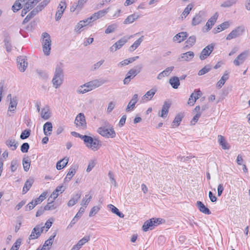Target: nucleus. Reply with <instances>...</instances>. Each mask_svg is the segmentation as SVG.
<instances>
[{
    "label": "nucleus",
    "instance_id": "1",
    "mask_svg": "<svg viewBox=\"0 0 250 250\" xmlns=\"http://www.w3.org/2000/svg\"><path fill=\"white\" fill-rule=\"evenodd\" d=\"M63 81V64L59 63L56 66L54 75L52 79V82L53 86L56 88H59L62 83Z\"/></svg>",
    "mask_w": 250,
    "mask_h": 250
},
{
    "label": "nucleus",
    "instance_id": "2",
    "mask_svg": "<svg viewBox=\"0 0 250 250\" xmlns=\"http://www.w3.org/2000/svg\"><path fill=\"white\" fill-rule=\"evenodd\" d=\"M83 140L85 146L93 151H97L100 147V141L96 138L91 136L84 135Z\"/></svg>",
    "mask_w": 250,
    "mask_h": 250
},
{
    "label": "nucleus",
    "instance_id": "3",
    "mask_svg": "<svg viewBox=\"0 0 250 250\" xmlns=\"http://www.w3.org/2000/svg\"><path fill=\"white\" fill-rule=\"evenodd\" d=\"M42 50L44 54L48 56L50 53L51 40V37L49 34L46 32H44L42 34Z\"/></svg>",
    "mask_w": 250,
    "mask_h": 250
},
{
    "label": "nucleus",
    "instance_id": "4",
    "mask_svg": "<svg viewBox=\"0 0 250 250\" xmlns=\"http://www.w3.org/2000/svg\"><path fill=\"white\" fill-rule=\"evenodd\" d=\"M98 132L102 136L107 138H114L116 136V133L113 126L108 125L99 127Z\"/></svg>",
    "mask_w": 250,
    "mask_h": 250
},
{
    "label": "nucleus",
    "instance_id": "5",
    "mask_svg": "<svg viewBox=\"0 0 250 250\" xmlns=\"http://www.w3.org/2000/svg\"><path fill=\"white\" fill-rule=\"evenodd\" d=\"M142 68V64H139L130 69L127 73L126 77L124 80V84H128L130 80L141 72Z\"/></svg>",
    "mask_w": 250,
    "mask_h": 250
},
{
    "label": "nucleus",
    "instance_id": "6",
    "mask_svg": "<svg viewBox=\"0 0 250 250\" xmlns=\"http://www.w3.org/2000/svg\"><path fill=\"white\" fill-rule=\"evenodd\" d=\"M245 32V27L243 25L236 27L229 33L227 37V40H230L241 36Z\"/></svg>",
    "mask_w": 250,
    "mask_h": 250
},
{
    "label": "nucleus",
    "instance_id": "7",
    "mask_svg": "<svg viewBox=\"0 0 250 250\" xmlns=\"http://www.w3.org/2000/svg\"><path fill=\"white\" fill-rule=\"evenodd\" d=\"M46 193L45 192L42 193L38 198L33 200L26 206L25 210L28 211L33 209L36 205L40 204L46 198Z\"/></svg>",
    "mask_w": 250,
    "mask_h": 250
},
{
    "label": "nucleus",
    "instance_id": "8",
    "mask_svg": "<svg viewBox=\"0 0 250 250\" xmlns=\"http://www.w3.org/2000/svg\"><path fill=\"white\" fill-rule=\"evenodd\" d=\"M161 221L159 218H152L146 221L143 225L142 229L144 231H147L149 229L152 230L156 224H159Z\"/></svg>",
    "mask_w": 250,
    "mask_h": 250
},
{
    "label": "nucleus",
    "instance_id": "9",
    "mask_svg": "<svg viewBox=\"0 0 250 250\" xmlns=\"http://www.w3.org/2000/svg\"><path fill=\"white\" fill-rule=\"evenodd\" d=\"M250 55L249 50H245L240 53L233 61V63L236 66H239L243 63Z\"/></svg>",
    "mask_w": 250,
    "mask_h": 250
},
{
    "label": "nucleus",
    "instance_id": "10",
    "mask_svg": "<svg viewBox=\"0 0 250 250\" xmlns=\"http://www.w3.org/2000/svg\"><path fill=\"white\" fill-rule=\"evenodd\" d=\"M206 13L204 11H200L198 14L193 18L191 24L192 25H197L204 21Z\"/></svg>",
    "mask_w": 250,
    "mask_h": 250
},
{
    "label": "nucleus",
    "instance_id": "11",
    "mask_svg": "<svg viewBox=\"0 0 250 250\" xmlns=\"http://www.w3.org/2000/svg\"><path fill=\"white\" fill-rule=\"evenodd\" d=\"M214 45L213 43H211L206 47H205L201 51L200 55V59L201 60H204L206 59L213 50Z\"/></svg>",
    "mask_w": 250,
    "mask_h": 250
},
{
    "label": "nucleus",
    "instance_id": "12",
    "mask_svg": "<svg viewBox=\"0 0 250 250\" xmlns=\"http://www.w3.org/2000/svg\"><path fill=\"white\" fill-rule=\"evenodd\" d=\"M18 98L16 96H14L12 99H11L7 111V115L9 116H12L11 113L14 114L15 112L18 104Z\"/></svg>",
    "mask_w": 250,
    "mask_h": 250
},
{
    "label": "nucleus",
    "instance_id": "13",
    "mask_svg": "<svg viewBox=\"0 0 250 250\" xmlns=\"http://www.w3.org/2000/svg\"><path fill=\"white\" fill-rule=\"evenodd\" d=\"M75 123L77 126L81 127L83 129L86 127V123L84 114L82 113H79L76 117Z\"/></svg>",
    "mask_w": 250,
    "mask_h": 250
},
{
    "label": "nucleus",
    "instance_id": "14",
    "mask_svg": "<svg viewBox=\"0 0 250 250\" xmlns=\"http://www.w3.org/2000/svg\"><path fill=\"white\" fill-rule=\"evenodd\" d=\"M44 227H40L37 225L32 230L31 234L29 236L28 240H32L38 238L42 232Z\"/></svg>",
    "mask_w": 250,
    "mask_h": 250
},
{
    "label": "nucleus",
    "instance_id": "15",
    "mask_svg": "<svg viewBox=\"0 0 250 250\" xmlns=\"http://www.w3.org/2000/svg\"><path fill=\"white\" fill-rule=\"evenodd\" d=\"M104 83V82L103 81L95 80L84 83V86H86L89 92L96 87L100 86Z\"/></svg>",
    "mask_w": 250,
    "mask_h": 250
},
{
    "label": "nucleus",
    "instance_id": "16",
    "mask_svg": "<svg viewBox=\"0 0 250 250\" xmlns=\"http://www.w3.org/2000/svg\"><path fill=\"white\" fill-rule=\"evenodd\" d=\"M66 8V3L65 1H61L58 6V10L56 13L55 19L57 21L60 20Z\"/></svg>",
    "mask_w": 250,
    "mask_h": 250
},
{
    "label": "nucleus",
    "instance_id": "17",
    "mask_svg": "<svg viewBox=\"0 0 250 250\" xmlns=\"http://www.w3.org/2000/svg\"><path fill=\"white\" fill-rule=\"evenodd\" d=\"M27 59L23 56H20L17 58V62L19 69L21 72H24L28 65L26 62Z\"/></svg>",
    "mask_w": 250,
    "mask_h": 250
},
{
    "label": "nucleus",
    "instance_id": "18",
    "mask_svg": "<svg viewBox=\"0 0 250 250\" xmlns=\"http://www.w3.org/2000/svg\"><path fill=\"white\" fill-rule=\"evenodd\" d=\"M194 57V53L192 51H188L181 54L180 57L178 58L179 61L190 62Z\"/></svg>",
    "mask_w": 250,
    "mask_h": 250
},
{
    "label": "nucleus",
    "instance_id": "19",
    "mask_svg": "<svg viewBox=\"0 0 250 250\" xmlns=\"http://www.w3.org/2000/svg\"><path fill=\"white\" fill-rule=\"evenodd\" d=\"M137 34H136V35ZM134 35H130L129 36H124L118 41L116 42L115 43V46H116V49H120L124 44H125L128 41L133 37Z\"/></svg>",
    "mask_w": 250,
    "mask_h": 250
},
{
    "label": "nucleus",
    "instance_id": "20",
    "mask_svg": "<svg viewBox=\"0 0 250 250\" xmlns=\"http://www.w3.org/2000/svg\"><path fill=\"white\" fill-rule=\"evenodd\" d=\"M218 17V15L217 13H215L208 21L205 25V27H207V31H208L210 30L213 25L216 22L217 18Z\"/></svg>",
    "mask_w": 250,
    "mask_h": 250
},
{
    "label": "nucleus",
    "instance_id": "21",
    "mask_svg": "<svg viewBox=\"0 0 250 250\" xmlns=\"http://www.w3.org/2000/svg\"><path fill=\"white\" fill-rule=\"evenodd\" d=\"M138 101V94H135L133 95L131 100L128 103L127 106L126 108V111L128 112L130 110H133L135 107L136 103Z\"/></svg>",
    "mask_w": 250,
    "mask_h": 250
},
{
    "label": "nucleus",
    "instance_id": "22",
    "mask_svg": "<svg viewBox=\"0 0 250 250\" xmlns=\"http://www.w3.org/2000/svg\"><path fill=\"white\" fill-rule=\"evenodd\" d=\"M81 195L82 193L80 192H78L75 194H74L68 202L67 206L69 207H71L75 205L81 198Z\"/></svg>",
    "mask_w": 250,
    "mask_h": 250
},
{
    "label": "nucleus",
    "instance_id": "23",
    "mask_svg": "<svg viewBox=\"0 0 250 250\" xmlns=\"http://www.w3.org/2000/svg\"><path fill=\"white\" fill-rule=\"evenodd\" d=\"M170 106V104L167 102H165L162 106V110L159 113V116L165 118L167 115L168 110Z\"/></svg>",
    "mask_w": 250,
    "mask_h": 250
},
{
    "label": "nucleus",
    "instance_id": "24",
    "mask_svg": "<svg viewBox=\"0 0 250 250\" xmlns=\"http://www.w3.org/2000/svg\"><path fill=\"white\" fill-rule=\"evenodd\" d=\"M188 35L186 32H181L176 34L173 38L174 42H181L186 39Z\"/></svg>",
    "mask_w": 250,
    "mask_h": 250
},
{
    "label": "nucleus",
    "instance_id": "25",
    "mask_svg": "<svg viewBox=\"0 0 250 250\" xmlns=\"http://www.w3.org/2000/svg\"><path fill=\"white\" fill-rule=\"evenodd\" d=\"M156 91L157 88L155 87H153L150 90L147 91L146 93L143 96V100L146 101L151 100L156 93Z\"/></svg>",
    "mask_w": 250,
    "mask_h": 250
},
{
    "label": "nucleus",
    "instance_id": "26",
    "mask_svg": "<svg viewBox=\"0 0 250 250\" xmlns=\"http://www.w3.org/2000/svg\"><path fill=\"white\" fill-rule=\"evenodd\" d=\"M196 206L198 208L200 211L205 214H210L211 212L209 209L206 207L204 204L201 201H197L196 202Z\"/></svg>",
    "mask_w": 250,
    "mask_h": 250
},
{
    "label": "nucleus",
    "instance_id": "27",
    "mask_svg": "<svg viewBox=\"0 0 250 250\" xmlns=\"http://www.w3.org/2000/svg\"><path fill=\"white\" fill-rule=\"evenodd\" d=\"M78 168V166L77 165L72 166L69 168L68 172V175H70V177H66L64 179V180L66 182L69 181L75 174Z\"/></svg>",
    "mask_w": 250,
    "mask_h": 250
},
{
    "label": "nucleus",
    "instance_id": "28",
    "mask_svg": "<svg viewBox=\"0 0 250 250\" xmlns=\"http://www.w3.org/2000/svg\"><path fill=\"white\" fill-rule=\"evenodd\" d=\"M43 129L45 135L49 136L51 135L52 131V123L49 122L45 123L43 125Z\"/></svg>",
    "mask_w": 250,
    "mask_h": 250
},
{
    "label": "nucleus",
    "instance_id": "29",
    "mask_svg": "<svg viewBox=\"0 0 250 250\" xmlns=\"http://www.w3.org/2000/svg\"><path fill=\"white\" fill-rule=\"evenodd\" d=\"M144 36H142L140 38H139L137 41H136L132 45H131L128 48V51L129 52H133L135 50H136L141 44L142 42L144 40Z\"/></svg>",
    "mask_w": 250,
    "mask_h": 250
},
{
    "label": "nucleus",
    "instance_id": "30",
    "mask_svg": "<svg viewBox=\"0 0 250 250\" xmlns=\"http://www.w3.org/2000/svg\"><path fill=\"white\" fill-rule=\"evenodd\" d=\"M218 141L223 149H228L229 148V146L223 136L221 135L218 136Z\"/></svg>",
    "mask_w": 250,
    "mask_h": 250
},
{
    "label": "nucleus",
    "instance_id": "31",
    "mask_svg": "<svg viewBox=\"0 0 250 250\" xmlns=\"http://www.w3.org/2000/svg\"><path fill=\"white\" fill-rule=\"evenodd\" d=\"M34 183V179L30 178L27 180L22 189V194H25L31 188Z\"/></svg>",
    "mask_w": 250,
    "mask_h": 250
},
{
    "label": "nucleus",
    "instance_id": "32",
    "mask_svg": "<svg viewBox=\"0 0 250 250\" xmlns=\"http://www.w3.org/2000/svg\"><path fill=\"white\" fill-rule=\"evenodd\" d=\"M40 10H38L37 7L35 8L31 12H30L23 21L22 23L25 24L28 22L34 16H35Z\"/></svg>",
    "mask_w": 250,
    "mask_h": 250
},
{
    "label": "nucleus",
    "instance_id": "33",
    "mask_svg": "<svg viewBox=\"0 0 250 250\" xmlns=\"http://www.w3.org/2000/svg\"><path fill=\"white\" fill-rule=\"evenodd\" d=\"M140 17L139 15H136L135 14H131L128 16L124 21V24H130L135 21Z\"/></svg>",
    "mask_w": 250,
    "mask_h": 250
},
{
    "label": "nucleus",
    "instance_id": "34",
    "mask_svg": "<svg viewBox=\"0 0 250 250\" xmlns=\"http://www.w3.org/2000/svg\"><path fill=\"white\" fill-rule=\"evenodd\" d=\"M169 83L171 85V86L174 89L178 88V87L180 84L179 78L176 76L171 77L169 80Z\"/></svg>",
    "mask_w": 250,
    "mask_h": 250
},
{
    "label": "nucleus",
    "instance_id": "35",
    "mask_svg": "<svg viewBox=\"0 0 250 250\" xmlns=\"http://www.w3.org/2000/svg\"><path fill=\"white\" fill-rule=\"evenodd\" d=\"M184 116L182 113H179L175 116L172 123V127H175L179 125Z\"/></svg>",
    "mask_w": 250,
    "mask_h": 250
},
{
    "label": "nucleus",
    "instance_id": "36",
    "mask_svg": "<svg viewBox=\"0 0 250 250\" xmlns=\"http://www.w3.org/2000/svg\"><path fill=\"white\" fill-rule=\"evenodd\" d=\"M196 42V37L194 36H190L188 40L185 42V46L184 48H189L190 47L192 46Z\"/></svg>",
    "mask_w": 250,
    "mask_h": 250
},
{
    "label": "nucleus",
    "instance_id": "37",
    "mask_svg": "<svg viewBox=\"0 0 250 250\" xmlns=\"http://www.w3.org/2000/svg\"><path fill=\"white\" fill-rule=\"evenodd\" d=\"M107 207L110 209V210L111 211L112 213L116 214L117 216L121 218L124 217V214L122 212H120L119 209L114 205L112 204H109L107 205Z\"/></svg>",
    "mask_w": 250,
    "mask_h": 250
},
{
    "label": "nucleus",
    "instance_id": "38",
    "mask_svg": "<svg viewBox=\"0 0 250 250\" xmlns=\"http://www.w3.org/2000/svg\"><path fill=\"white\" fill-rule=\"evenodd\" d=\"M41 115L42 118L46 120H48L50 117V112L48 107H45L42 109Z\"/></svg>",
    "mask_w": 250,
    "mask_h": 250
},
{
    "label": "nucleus",
    "instance_id": "39",
    "mask_svg": "<svg viewBox=\"0 0 250 250\" xmlns=\"http://www.w3.org/2000/svg\"><path fill=\"white\" fill-rule=\"evenodd\" d=\"M68 159L64 158L63 159L57 162L56 168L58 170H61L68 163Z\"/></svg>",
    "mask_w": 250,
    "mask_h": 250
},
{
    "label": "nucleus",
    "instance_id": "40",
    "mask_svg": "<svg viewBox=\"0 0 250 250\" xmlns=\"http://www.w3.org/2000/svg\"><path fill=\"white\" fill-rule=\"evenodd\" d=\"M5 144L8 147H10L12 150H15L17 148V143L14 139H8L5 142Z\"/></svg>",
    "mask_w": 250,
    "mask_h": 250
},
{
    "label": "nucleus",
    "instance_id": "41",
    "mask_svg": "<svg viewBox=\"0 0 250 250\" xmlns=\"http://www.w3.org/2000/svg\"><path fill=\"white\" fill-rule=\"evenodd\" d=\"M229 79L228 76V73L226 72L223 75V76L221 77L220 80L217 82V86L218 88H221L224 83H225L226 81Z\"/></svg>",
    "mask_w": 250,
    "mask_h": 250
},
{
    "label": "nucleus",
    "instance_id": "42",
    "mask_svg": "<svg viewBox=\"0 0 250 250\" xmlns=\"http://www.w3.org/2000/svg\"><path fill=\"white\" fill-rule=\"evenodd\" d=\"M92 198V196L89 194H86L85 196L83 198L81 205L83 207L86 208L87 206L90 202Z\"/></svg>",
    "mask_w": 250,
    "mask_h": 250
},
{
    "label": "nucleus",
    "instance_id": "43",
    "mask_svg": "<svg viewBox=\"0 0 250 250\" xmlns=\"http://www.w3.org/2000/svg\"><path fill=\"white\" fill-rule=\"evenodd\" d=\"M30 160L27 158H24L22 159V165L25 171H27L30 167Z\"/></svg>",
    "mask_w": 250,
    "mask_h": 250
},
{
    "label": "nucleus",
    "instance_id": "44",
    "mask_svg": "<svg viewBox=\"0 0 250 250\" xmlns=\"http://www.w3.org/2000/svg\"><path fill=\"white\" fill-rule=\"evenodd\" d=\"M117 27L118 25L116 23L108 25L105 30V33L108 34L114 32Z\"/></svg>",
    "mask_w": 250,
    "mask_h": 250
},
{
    "label": "nucleus",
    "instance_id": "45",
    "mask_svg": "<svg viewBox=\"0 0 250 250\" xmlns=\"http://www.w3.org/2000/svg\"><path fill=\"white\" fill-rule=\"evenodd\" d=\"M237 0H227L221 4L222 7H229L236 3Z\"/></svg>",
    "mask_w": 250,
    "mask_h": 250
},
{
    "label": "nucleus",
    "instance_id": "46",
    "mask_svg": "<svg viewBox=\"0 0 250 250\" xmlns=\"http://www.w3.org/2000/svg\"><path fill=\"white\" fill-rule=\"evenodd\" d=\"M4 42L6 51L8 52H10L12 50V45L10 39L7 37L4 39Z\"/></svg>",
    "mask_w": 250,
    "mask_h": 250
},
{
    "label": "nucleus",
    "instance_id": "47",
    "mask_svg": "<svg viewBox=\"0 0 250 250\" xmlns=\"http://www.w3.org/2000/svg\"><path fill=\"white\" fill-rule=\"evenodd\" d=\"M21 8V3L19 1V0H17L12 6V9L14 12H16Z\"/></svg>",
    "mask_w": 250,
    "mask_h": 250
},
{
    "label": "nucleus",
    "instance_id": "48",
    "mask_svg": "<svg viewBox=\"0 0 250 250\" xmlns=\"http://www.w3.org/2000/svg\"><path fill=\"white\" fill-rule=\"evenodd\" d=\"M90 240V237L89 236H84L82 239L78 241L77 245L81 248V247L85 244L86 242H88Z\"/></svg>",
    "mask_w": 250,
    "mask_h": 250
},
{
    "label": "nucleus",
    "instance_id": "49",
    "mask_svg": "<svg viewBox=\"0 0 250 250\" xmlns=\"http://www.w3.org/2000/svg\"><path fill=\"white\" fill-rule=\"evenodd\" d=\"M38 3L36 0H29L27 3H25L24 5L27 7V8L31 10Z\"/></svg>",
    "mask_w": 250,
    "mask_h": 250
},
{
    "label": "nucleus",
    "instance_id": "50",
    "mask_svg": "<svg viewBox=\"0 0 250 250\" xmlns=\"http://www.w3.org/2000/svg\"><path fill=\"white\" fill-rule=\"evenodd\" d=\"M193 7V4L190 3L188 5L183 11L182 15H183L185 18L189 14L190 11L191 10Z\"/></svg>",
    "mask_w": 250,
    "mask_h": 250
},
{
    "label": "nucleus",
    "instance_id": "51",
    "mask_svg": "<svg viewBox=\"0 0 250 250\" xmlns=\"http://www.w3.org/2000/svg\"><path fill=\"white\" fill-rule=\"evenodd\" d=\"M211 69V66L209 65H206L198 72V75L202 76L208 73Z\"/></svg>",
    "mask_w": 250,
    "mask_h": 250
},
{
    "label": "nucleus",
    "instance_id": "52",
    "mask_svg": "<svg viewBox=\"0 0 250 250\" xmlns=\"http://www.w3.org/2000/svg\"><path fill=\"white\" fill-rule=\"evenodd\" d=\"M50 0H43L36 7L41 11L50 2Z\"/></svg>",
    "mask_w": 250,
    "mask_h": 250
},
{
    "label": "nucleus",
    "instance_id": "53",
    "mask_svg": "<svg viewBox=\"0 0 250 250\" xmlns=\"http://www.w3.org/2000/svg\"><path fill=\"white\" fill-rule=\"evenodd\" d=\"M101 208L99 206H94L93 207L89 214V217H92L94 216L100 209Z\"/></svg>",
    "mask_w": 250,
    "mask_h": 250
},
{
    "label": "nucleus",
    "instance_id": "54",
    "mask_svg": "<svg viewBox=\"0 0 250 250\" xmlns=\"http://www.w3.org/2000/svg\"><path fill=\"white\" fill-rule=\"evenodd\" d=\"M77 93L79 94H84L88 92L84 84L80 86L76 90Z\"/></svg>",
    "mask_w": 250,
    "mask_h": 250
},
{
    "label": "nucleus",
    "instance_id": "55",
    "mask_svg": "<svg viewBox=\"0 0 250 250\" xmlns=\"http://www.w3.org/2000/svg\"><path fill=\"white\" fill-rule=\"evenodd\" d=\"M53 201L48 203L46 205L44 206L45 210H54L57 208V206L54 204H52Z\"/></svg>",
    "mask_w": 250,
    "mask_h": 250
},
{
    "label": "nucleus",
    "instance_id": "56",
    "mask_svg": "<svg viewBox=\"0 0 250 250\" xmlns=\"http://www.w3.org/2000/svg\"><path fill=\"white\" fill-rule=\"evenodd\" d=\"M109 8L103 9L102 10H100L97 12H96L99 19L104 17L106 14H107L109 11Z\"/></svg>",
    "mask_w": 250,
    "mask_h": 250
},
{
    "label": "nucleus",
    "instance_id": "57",
    "mask_svg": "<svg viewBox=\"0 0 250 250\" xmlns=\"http://www.w3.org/2000/svg\"><path fill=\"white\" fill-rule=\"evenodd\" d=\"M21 239H17L10 250H18L21 244Z\"/></svg>",
    "mask_w": 250,
    "mask_h": 250
},
{
    "label": "nucleus",
    "instance_id": "58",
    "mask_svg": "<svg viewBox=\"0 0 250 250\" xmlns=\"http://www.w3.org/2000/svg\"><path fill=\"white\" fill-rule=\"evenodd\" d=\"M30 134V130H25L21 134L20 138L21 139L23 140L27 138Z\"/></svg>",
    "mask_w": 250,
    "mask_h": 250
},
{
    "label": "nucleus",
    "instance_id": "59",
    "mask_svg": "<svg viewBox=\"0 0 250 250\" xmlns=\"http://www.w3.org/2000/svg\"><path fill=\"white\" fill-rule=\"evenodd\" d=\"M231 22L229 21H226L220 24V27H221L222 30L223 31L228 29L231 25Z\"/></svg>",
    "mask_w": 250,
    "mask_h": 250
},
{
    "label": "nucleus",
    "instance_id": "60",
    "mask_svg": "<svg viewBox=\"0 0 250 250\" xmlns=\"http://www.w3.org/2000/svg\"><path fill=\"white\" fill-rule=\"evenodd\" d=\"M29 148V145L27 143H24L21 146V150L22 152L26 153L28 152Z\"/></svg>",
    "mask_w": 250,
    "mask_h": 250
},
{
    "label": "nucleus",
    "instance_id": "61",
    "mask_svg": "<svg viewBox=\"0 0 250 250\" xmlns=\"http://www.w3.org/2000/svg\"><path fill=\"white\" fill-rule=\"evenodd\" d=\"M18 167V163L16 160H13L11 162L10 168L12 172H14L16 170Z\"/></svg>",
    "mask_w": 250,
    "mask_h": 250
},
{
    "label": "nucleus",
    "instance_id": "62",
    "mask_svg": "<svg viewBox=\"0 0 250 250\" xmlns=\"http://www.w3.org/2000/svg\"><path fill=\"white\" fill-rule=\"evenodd\" d=\"M174 69V66L167 67L162 71L165 76H168Z\"/></svg>",
    "mask_w": 250,
    "mask_h": 250
},
{
    "label": "nucleus",
    "instance_id": "63",
    "mask_svg": "<svg viewBox=\"0 0 250 250\" xmlns=\"http://www.w3.org/2000/svg\"><path fill=\"white\" fill-rule=\"evenodd\" d=\"M82 9H81V8L77 4L76 2L74 3L70 7V11L72 12H75L76 10H77L79 12Z\"/></svg>",
    "mask_w": 250,
    "mask_h": 250
},
{
    "label": "nucleus",
    "instance_id": "64",
    "mask_svg": "<svg viewBox=\"0 0 250 250\" xmlns=\"http://www.w3.org/2000/svg\"><path fill=\"white\" fill-rule=\"evenodd\" d=\"M96 165V161L94 160H91L89 162V164L88 165L87 168L86 169L87 172H90L92 169L95 167Z\"/></svg>",
    "mask_w": 250,
    "mask_h": 250
}]
</instances>
